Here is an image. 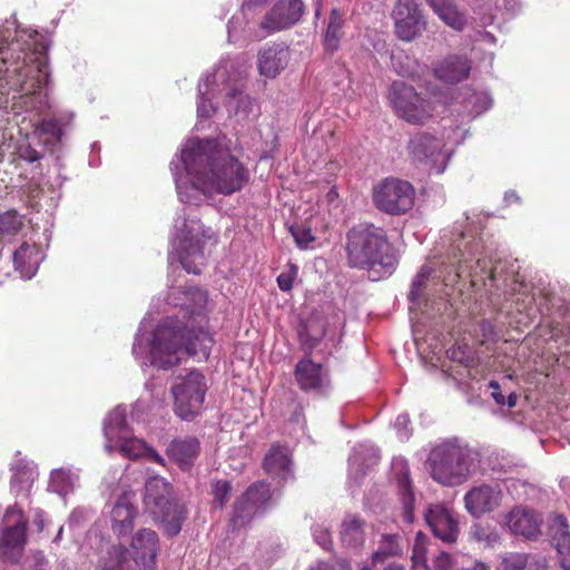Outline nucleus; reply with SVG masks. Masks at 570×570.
Instances as JSON below:
<instances>
[{
	"label": "nucleus",
	"instance_id": "nucleus-1",
	"mask_svg": "<svg viewBox=\"0 0 570 570\" xmlns=\"http://www.w3.org/2000/svg\"><path fill=\"white\" fill-rule=\"evenodd\" d=\"M207 293L198 287L171 286L166 304L179 308L183 321L167 317L154 325L153 311L142 318L135 335L131 353L141 366L169 368L185 356L206 361L213 346V337L206 330Z\"/></svg>",
	"mask_w": 570,
	"mask_h": 570
},
{
	"label": "nucleus",
	"instance_id": "nucleus-2",
	"mask_svg": "<svg viewBox=\"0 0 570 570\" xmlns=\"http://www.w3.org/2000/svg\"><path fill=\"white\" fill-rule=\"evenodd\" d=\"M466 217V226H458L451 233L446 252V258L442 261L445 269H450L448 277L443 276V271H436V263H430L421 267L414 277L411 291L409 293L410 311L420 308L423 289L432 274L434 278L444 279L445 284L454 282L456 278H469L471 287L481 295L489 297L501 295L517 296L518 309L528 308L532 302L529 294V286L521 279L513 265L510 271L507 269V263H492L483 252L479 249L480 243L476 240L478 229L472 227Z\"/></svg>",
	"mask_w": 570,
	"mask_h": 570
},
{
	"label": "nucleus",
	"instance_id": "nucleus-3",
	"mask_svg": "<svg viewBox=\"0 0 570 570\" xmlns=\"http://www.w3.org/2000/svg\"><path fill=\"white\" fill-rule=\"evenodd\" d=\"M43 37L14 17L0 24V105L14 114L45 115L50 108Z\"/></svg>",
	"mask_w": 570,
	"mask_h": 570
},
{
	"label": "nucleus",
	"instance_id": "nucleus-4",
	"mask_svg": "<svg viewBox=\"0 0 570 570\" xmlns=\"http://www.w3.org/2000/svg\"><path fill=\"white\" fill-rule=\"evenodd\" d=\"M179 200L199 206L214 195H232L249 179L247 168L216 139H187L170 163Z\"/></svg>",
	"mask_w": 570,
	"mask_h": 570
},
{
	"label": "nucleus",
	"instance_id": "nucleus-5",
	"mask_svg": "<svg viewBox=\"0 0 570 570\" xmlns=\"http://www.w3.org/2000/svg\"><path fill=\"white\" fill-rule=\"evenodd\" d=\"M246 70L236 59H222L212 73H207L198 83L197 118L209 119L217 110L219 101L224 104L229 116L238 120L255 117L256 106L244 92Z\"/></svg>",
	"mask_w": 570,
	"mask_h": 570
},
{
	"label": "nucleus",
	"instance_id": "nucleus-6",
	"mask_svg": "<svg viewBox=\"0 0 570 570\" xmlns=\"http://www.w3.org/2000/svg\"><path fill=\"white\" fill-rule=\"evenodd\" d=\"M170 242L169 264L177 261L187 273L199 274L206 263V247L215 245L217 236L195 214L183 208L176 214Z\"/></svg>",
	"mask_w": 570,
	"mask_h": 570
},
{
	"label": "nucleus",
	"instance_id": "nucleus-7",
	"mask_svg": "<svg viewBox=\"0 0 570 570\" xmlns=\"http://www.w3.org/2000/svg\"><path fill=\"white\" fill-rule=\"evenodd\" d=\"M347 263L353 268L371 271L381 267L391 275L397 265V256L386 232L373 224H358L346 234Z\"/></svg>",
	"mask_w": 570,
	"mask_h": 570
},
{
	"label": "nucleus",
	"instance_id": "nucleus-8",
	"mask_svg": "<svg viewBox=\"0 0 570 570\" xmlns=\"http://www.w3.org/2000/svg\"><path fill=\"white\" fill-rule=\"evenodd\" d=\"M476 461L478 452L459 438L440 441L428 456L432 479L445 487H456L468 481L476 468Z\"/></svg>",
	"mask_w": 570,
	"mask_h": 570
},
{
	"label": "nucleus",
	"instance_id": "nucleus-9",
	"mask_svg": "<svg viewBox=\"0 0 570 570\" xmlns=\"http://www.w3.org/2000/svg\"><path fill=\"white\" fill-rule=\"evenodd\" d=\"M160 539L156 531L142 528L136 531L128 547H111L101 558V570H156Z\"/></svg>",
	"mask_w": 570,
	"mask_h": 570
},
{
	"label": "nucleus",
	"instance_id": "nucleus-10",
	"mask_svg": "<svg viewBox=\"0 0 570 570\" xmlns=\"http://www.w3.org/2000/svg\"><path fill=\"white\" fill-rule=\"evenodd\" d=\"M426 90L429 99L404 81H394L390 87L389 100L400 118L412 125H423L433 116L436 102L454 105L452 97L436 86H428Z\"/></svg>",
	"mask_w": 570,
	"mask_h": 570
},
{
	"label": "nucleus",
	"instance_id": "nucleus-11",
	"mask_svg": "<svg viewBox=\"0 0 570 570\" xmlns=\"http://www.w3.org/2000/svg\"><path fill=\"white\" fill-rule=\"evenodd\" d=\"M102 432L106 452L111 453L118 450L124 456L131 460L147 456L158 464H164L163 456L149 448L142 439L132 435L127 423L125 406L118 405L107 414Z\"/></svg>",
	"mask_w": 570,
	"mask_h": 570
},
{
	"label": "nucleus",
	"instance_id": "nucleus-12",
	"mask_svg": "<svg viewBox=\"0 0 570 570\" xmlns=\"http://www.w3.org/2000/svg\"><path fill=\"white\" fill-rule=\"evenodd\" d=\"M170 484L160 476L146 482L144 504L153 518L164 525L167 534L176 535L181 529L186 513L183 505L170 499Z\"/></svg>",
	"mask_w": 570,
	"mask_h": 570
},
{
	"label": "nucleus",
	"instance_id": "nucleus-13",
	"mask_svg": "<svg viewBox=\"0 0 570 570\" xmlns=\"http://www.w3.org/2000/svg\"><path fill=\"white\" fill-rule=\"evenodd\" d=\"M207 383L198 371L176 377L171 385L175 413L183 420H193L202 410Z\"/></svg>",
	"mask_w": 570,
	"mask_h": 570
},
{
	"label": "nucleus",
	"instance_id": "nucleus-14",
	"mask_svg": "<svg viewBox=\"0 0 570 570\" xmlns=\"http://www.w3.org/2000/svg\"><path fill=\"white\" fill-rule=\"evenodd\" d=\"M413 186L401 179L386 178L374 186L373 203L375 207L390 215H401L414 205Z\"/></svg>",
	"mask_w": 570,
	"mask_h": 570
},
{
	"label": "nucleus",
	"instance_id": "nucleus-15",
	"mask_svg": "<svg viewBox=\"0 0 570 570\" xmlns=\"http://www.w3.org/2000/svg\"><path fill=\"white\" fill-rule=\"evenodd\" d=\"M4 528L0 539V557L17 562L27 541V520L17 507H9L3 517Z\"/></svg>",
	"mask_w": 570,
	"mask_h": 570
},
{
	"label": "nucleus",
	"instance_id": "nucleus-16",
	"mask_svg": "<svg viewBox=\"0 0 570 570\" xmlns=\"http://www.w3.org/2000/svg\"><path fill=\"white\" fill-rule=\"evenodd\" d=\"M278 497L265 482L254 483L235 502L232 522L235 528L244 525L253 517L263 513Z\"/></svg>",
	"mask_w": 570,
	"mask_h": 570
},
{
	"label": "nucleus",
	"instance_id": "nucleus-17",
	"mask_svg": "<svg viewBox=\"0 0 570 570\" xmlns=\"http://www.w3.org/2000/svg\"><path fill=\"white\" fill-rule=\"evenodd\" d=\"M407 150L414 161L424 164L436 174L445 170L450 158L442 141L426 132L414 135L409 141Z\"/></svg>",
	"mask_w": 570,
	"mask_h": 570
},
{
	"label": "nucleus",
	"instance_id": "nucleus-18",
	"mask_svg": "<svg viewBox=\"0 0 570 570\" xmlns=\"http://www.w3.org/2000/svg\"><path fill=\"white\" fill-rule=\"evenodd\" d=\"M392 18L395 33L403 41H412L425 30L426 20L415 0H397Z\"/></svg>",
	"mask_w": 570,
	"mask_h": 570
},
{
	"label": "nucleus",
	"instance_id": "nucleus-19",
	"mask_svg": "<svg viewBox=\"0 0 570 570\" xmlns=\"http://www.w3.org/2000/svg\"><path fill=\"white\" fill-rule=\"evenodd\" d=\"M305 7L302 0H276L259 23V29L273 33L291 28L299 21Z\"/></svg>",
	"mask_w": 570,
	"mask_h": 570
},
{
	"label": "nucleus",
	"instance_id": "nucleus-20",
	"mask_svg": "<svg viewBox=\"0 0 570 570\" xmlns=\"http://www.w3.org/2000/svg\"><path fill=\"white\" fill-rule=\"evenodd\" d=\"M391 481L397 489L402 505V518L405 523L414 521L415 495L410 478L409 463L404 458H394L391 464Z\"/></svg>",
	"mask_w": 570,
	"mask_h": 570
},
{
	"label": "nucleus",
	"instance_id": "nucleus-21",
	"mask_svg": "<svg viewBox=\"0 0 570 570\" xmlns=\"http://www.w3.org/2000/svg\"><path fill=\"white\" fill-rule=\"evenodd\" d=\"M502 500V491L499 485L480 484L470 489L464 495V507L474 518L495 510Z\"/></svg>",
	"mask_w": 570,
	"mask_h": 570
},
{
	"label": "nucleus",
	"instance_id": "nucleus-22",
	"mask_svg": "<svg viewBox=\"0 0 570 570\" xmlns=\"http://www.w3.org/2000/svg\"><path fill=\"white\" fill-rule=\"evenodd\" d=\"M424 519L436 538L446 543L456 541L458 519L449 508L443 504H432L424 512Z\"/></svg>",
	"mask_w": 570,
	"mask_h": 570
},
{
	"label": "nucleus",
	"instance_id": "nucleus-23",
	"mask_svg": "<svg viewBox=\"0 0 570 570\" xmlns=\"http://www.w3.org/2000/svg\"><path fill=\"white\" fill-rule=\"evenodd\" d=\"M289 60V48L284 43H274L259 50L257 56V69L261 76L274 79L286 69Z\"/></svg>",
	"mask_w": 570,
	"mask_h": 570
},
{
	"label": "nucleus",
	"instance_id": "nucleus-24",
	"mask_svg": "<svg viewBox=\"0 0 570 570\" xmlns=\"http://www.w3.org/2000/svg\"><path fill=\"white\" fill-rule=\"evenodd\" d=\"M135 493L124 492L114 503L110 511V524L115 534L118 537L130 533L134 529V522L138 514L135 505Z\"/></svg>",
	"mask_w": 570,
	"mask_h": 570
},
{
	"label": "nucleus",
	"instance_id": "nucleus-25",
	"mask_svg": "<svg viewBox=\"0 0 570 570\" xmlns=\"http://www.w3.org/2000/svg\"><path fill=\"white\" fill-rule=\"evenodd\" d=\"M471 71V61L463 55H449L433 65L434 77L448 85L465 80Z\"/></svg>",
	"mask_w": 570,
	"mask_h": 570
},
{
	"label": "nucleus",
	"instance_id": "nucleus-26",
	"mask_svg": "<svg viewBox=\"0 0 570 570\" xmlns=\"http://www.w3.org/2000/svg\"><path fill=\"white\" fill-rule=\"evenodd\" d=\"M295 379L299 387L304 391L325 392L330 386L328 374L324 367L311 361L301 360L295 368Z\"/></svg>",
	"mask_w": 570,
	"mask_h": 570
},
{
	"label": "nucleus",
	"instance_id": "nucleus-27",
	"mask_svg": "<svg viewBox=\"0 0 570 570\" xmlns=\"http://www.w3.org/2000/svg\"><path fill=\"white\" fill-rule=\"evenodd\" d=\"M379 450L371 443H360L348 459V479L358 484L367 471L379 462Z\"/></svg>",
	"mask_w": 570,
	"mask_h": 570
},
{
	"label": "nucleus",
	"instance_id": "nucleus-28",
	"mask_svg": "<svg viewBox=\"0 0 570 570\" xmlns=\"http://www.w3.org/2000/svg\"><path fill=\"white\" fill-rule=\"evenodd\" d=\"M45 256L36 244L22 243L13 253L12 262L21 278H32Z\"/></svg>",
	"mask_w": 570,
	"mask_h": 570
},
{
	"label": "nucleus",
	"instance_id": "nucleus-29",
	"mask_svg": "<svg viewBox=\"0 0 570 570\" xmlns=\"http://www.w3.org/2000/svg\"><path fill=\"white\" fill-rule=\"evenodd\" d=\"M436 17L449 28L461 32L468 26V12L454 0H428Z\"/></svg>",
	"mask_w": 570,
	"mask_h": 570
},
{
	"label": "nucleus",
	"instance_id": "nucleus-30",
	"mask_svg": "<svg viewBox=\"0 0 570 570\" xmlns=\"http://www.w3.org/2000/svg\"><path fill=\"white\" fill-rule=\"evenodd\" d=\"M199 442L194 436L175 439L167 448L168 458L175 462L180 469H189L199 453Z\"/></svg>",
	"mask_w": 570,
	"mask_h": 570
},
{
	"label": "nucleus",
	"instance_id": "nucleus-31",
	"mask_svg": "<svg viewBox=\"0 0 570 570\" xmlns=\"http://www.w3.org/2000/svg\"><path fill=\"white\" fill-rule=\"evenodd\" d=\"M507 525L514 534L535 538L540 533V520L530 510L515 508L507 515Z\"/></svg>",
	"mask_w": 570,
	"mask_h": 570
},
{
	"label": "nucleus",
	"instance_id": "nucleus-32",
	"mask_svg": "<svg viewBox=\"0 0 570 570\" xmlns=\"http://www.w3.org/2000/svg\"><path fill=\"white\" fill-rule=\"evenodd\" d=\"M264 469L267 474L282 481L288 480L292 474V459L287 448L272 446L264 459Z\"/></svg>",
	"mask_w": 570,
	"mask_h": 570
},
{
	"label": "nucleus",
	"instance_id": "nucleus-33",
	"mask_svg": "<svg viewBox=\"0 0 570 570\" xmlns=\"http://www.w3.org/2000/svg\"><path fill=\"white\" fill-rule=\"evenodd\" d=\"M455 99L461 105V109L455 110L462 112L468 118H474L492 106V98L489 92L474 91L470 88H465Z\"/></svg>",
	"mask_w": 570,
	"mask_h": 570
},
{
	"label": "nucleus",
	"instance_id": "nucleus-34",
	"mask_svg": "<svg viewBox=\"0 0 570 570\" xmlns=\"http://www.w3.org/2000/svg\"><path fill=\"white\" fill-rule=\"evenodd\" d=\"M79 482V474L71 468H59L51 471L49 490L61 498L72 493Z\"/></svg>",
	"mask_w": 570,
	"mask_h": 570
},
{
	"label": "nucleus",
	"instance_id": "nucleus-35",
	"mask_svg": "<svg viewBox=\"0 0 570 570\" xmlns=\"http://www.w3.org/2000/svg\"><path fill=\"white\" fill-rule=\"evenodd\" d=\"M364 522L355 515H347L342 522L341 539L347 547H358L364 543Z\"/></svg>",
	"mask_w": 570,
	"mask_h": 570
},
{
	"label": "nucleus",
	"instance_id": "nucleus-36",
	"mask_svg": "<svg viewBox=\"0 0 570 570\" xmlns=\"http://www.w3.org/2000/svg\"><path fill=\"white\" fill-rule=\"evenodd\" d=\"M403 551V540L399 533L382 534L372 557L373 562H383L387 558L401 556Z\"/></svg>",
	"mask_w": 570,
	"mask_h": 570
},
{
	"label": "nucleus",
	"instance_id": "nucleus-37",
	"mask_svg": "<svg viewBox=\"0 0 570 570\" xmlns=\"http://www.w3.org/2000/svg\"><path fill=\"white\" fill-rule=\"evenodd\" d=\"M343 13L338 9H333L324 36V47L326 51L334 52L340 48L343 36Z\"/></svg>",
	"mask_w": 570,
	"mask_h": 570
},
{
	"label": "nucleus",
	"instance_id": "nucleus-38",
	"mask_svg": "<svg viewBox=\"0 0 570 570\" xmlns=\"http://www.w3.org/2000/svg\"><path fill=\"white\" fill-rule=\"evenodd\" d=\"M37 473L32 468L17 469L11 479V491L17 495L27 497L33 485Z\"/></svg>",
	"mask_w": 570,
	"mask_h": 570
},
{
	"label": "nucleus",
	"instance_id": "nucleus-39",
	"mask_svg": "<svg viewBox=\"0 0 570 570\" xmlns=\"http://www.w3.org/2000/svg\"><path fill=\"white\" fill-rule=\"evenodd\" d=\"M23 227V217L17 210H7L0 214V234L14 236Z\"/></svg>",
	"mask_w": 570,
	"mask_h": 570
},
{
	"label": "nucleus",
	"instance_id": "nucleus-40",
	"mask_svg": "<svg viewBox=\"0 0 570 570\" xmlns=\"http://www.w3.org/2000/svg\"><path fill=\"white\" fill-rule=\"evenodd\" d=\"M392 66L394 70L402 77L414 78L419 67L417 61L404 52H395L392 55Z\"/></svg>",
	"mask_w": 570,
	"mask_h": 570
},
{
	"label": "nucleus",
	"instance_id": "nucleus-41",
	"mask_svg": "<svg viewBox=\"0 0 570 570\" xmlns=\"http://www.w3.org/2000/svg\"><path fill=\"white\" fill-rule=\"evenodd\" d=\"M428 546L429 537L422 531L416 532L411 557L414 568L423 567L428 569Z\"/></svg>",
	"mask_w": 570,
	"mask_h": 570
},
{
	"label": "nucleus",
	"instance_id": "nucleus-42",
	"mask_svg": "<svg viewBox=\"0 0 570 570\" xmlns=\"http://www.w3.org/2000/svg\"><path fill=\"white\" fill-rule=\"evenodd\" d=\"M549 531L556 546L562 541H570L569 525L567 523V519L563 515L556 514L551 518L549 523Z\"/></svg>",
	"mask_w": 570,
	"mask_h": 570
},
{
	"label": "nucleus",
	"instance_id": "nucleus-43",
	"mask_svg": "<svg viewBox=\"0 0 570 570\" xmlns=\"http://www.w3.org/2000/svg\"><path fill=\"white\" fill-rule=\"evenodd\" d=\"M36 131L40 135H49L55 140H60L63 135V129L59 124V120L52 119H42L35 125Z\"/></svg>",
	"mask_w": 570,
	"mask_h": 570
},
{
	"label": "nucleus",
	"instance_id": "nucleus-44",
	"mask_svg": "<svg viewBox=\"0 0 570 570\" xmlns=\"http://www.w3.org/2000/svg\"><path fill=\"white\" fill-rule=\"evenodd\" d=\"M470 535L472 539L485 542L488 546H494L499 541V534L495 530L490 529L488 527H483L481 524H473L470 530Z\"/></svg>",
	"mask_w": 570,
	"mask_h": 570
},
{
	"label": "nucleus",
	"instance_id": "nucleus-45",
	"mask_svg": "<svg viewBox=\"0 0 570 570\" xmlns=\"http://www.w3.org/2000/svg\"><path fill=\"white\" fill-rule=\"evenodd\" d=\"M463 554L440 553L434 561L435 570H461Z\"/></svg>",
	"mask_w": 570,
	"mask_h": 570
},
{
	"label": "nucleus",
	"instance_id": "nucleus-46",
	"mask_svg": "<svg viewBox=\"0 0 570 570\" xmlns=\"http://www.w3.org/2000/svg\"><path fill=\"white\" fill-rule=\"evenodd\" d=\"M292 236L297 246L302 249L308 248L309 244L315 240V237L309 227L297 225L289 228Z\"/></svg>",
	"mask_w": 570,
	"mask_h": 570
},
{
	"label": "nucleus",
	"instance_id": "nucleus-47",
	"mask_svg": "<svg viewBox=\"0 0 570 570\" xmlns=\"http://www.w3.org/2000/svg\"><path fill=\"white\" fill-rule=\"evenodd\" d=\"M489 387L491 390V396L499 405H507L508 407H513L517 404L518 396L514 392H510L509 395L502 393L500 384L495 381H490Z\"/></svg>",
	"mask_w": 570,
	"mask_h": 570
},
{
	"label": "nucleus",
	"instance_id": "nucleus-48",
	"mask_svg": "<svg viewBox=\"0 0 570 570\" xmlns=\"http://www.w3.org/2000/svg\"><path fill=\"white\" fill-rule=\"evenodd\" d=\"M232 487L228 481H217L213 485L214 504L218 508H223L228 500Z\"/></svg>",
	"mask_w": 570,
	"mask_h": 570
},
{
	"label": "nucleus",
	"instance_id": "nucleus-49",
	"mask_svg": "<svg viewBox=\"0 0 570 570\" xmlns=\"http://www.w3.org/2000/svg\"><path fill=\"white\" fill-rule=\"evenodd\" d=\"M502 566L507 570H521L527 566V557L521 553H509L503 558Z\"/></svg>",
	"mask_w": 570,
	"mask_h": 570
},
{
	"label": "nucleus",
	"instance_id": "nucleus-50",
	"mask_svg": "<svg viewBox=\"0 0 570 570\" xmlns=\"http://www.w3.org/2000/svg\"><path fill=\"white\" fill-rule=\"evenodd\" d=\"M410 425V417L407 414H400L395 422H394V429L396 430L397 436L400 440L404 441L407 440L411 435V429Z\"/></svg>",
	"mask_w": 570,
	"mask_h": 570
},
{
	"label": "nucleus",
	"instance_id": "nucleus-51",
	"mask_svg": "<svg viewBox=\"0 0 570 570\" xmlns=\"http://www.w3.org/2000/svg\"><path fill=\"white\" fill-rule=\"evenodd\" d=\"M324 335V330L320 328L318 331L314 332L312 330V323L305 324L299 330V336L303 341L309 342L311 347H313L316 342H318L322 336Z\"/></svg>",
	"mask_w": 570,
	"mask_h": 570
},
{
	"label": "nucleus",
	"instance_id": "nucleus-52",
	"mask_svg": "<svg viewBox=\"0 0 570 570\" xmlns=\"http://www.w3.org/2000/svg\"><path fill=\"white\" fill-rule=\"evenodd\" d=\"M296 275L297 268L294 265H291L288 272H283L277 276L278 287L284 292L292 289L293 281Z\"/></svg>",
	"mask_w": 570,
	"mask_h": 570
},
{
	"label": "nucleus",
	"instance_id": "nucleus-53",
	"mask_svg": "<svg viewBox=\"0 0 570 570\" xmlns=\"http://www.w3.org/2000/svg\"><path fill=\"white\" fill-rule=\"evenodd\" d=\"M312 533L315 542L321 546L323 549H330L331 547V537L328 530L323 525L316 524L312 528Z\"/></svg>",
	"mask_w": 570,
	"mask_h": 570
},
{
	"label": "nucleus",
	"instance_id": "nucleus-54",
	"mask_svg": "<svg viewBox=\"0 0 570 570\" xmlns=\"http://www.w3.org/2000/svg\"><path fill=\"white\" fill-rule=\"evenodd\" d=\"M560 567L563 570H570V541H562L556 546Z\"/></svg>",
	"mask_w": 570,
	"mask_h": 570
},
{
	"label": "nucleus",
	"instance_id": "nucleus-55",
	"mask_svg": "<svg viewBox=\"0 0 570 570\" xmlns=\"http://www.w3.org/2000/svg\"><path fill=\"white\" fill-rule=\"evenodd\" d=\"M309 570H351V568L345 562H320Z\"/></svg>",
	"mask_w": 570,
	"mask_h": 570
},
{
	"label": "nucleus",
	"instance_id": "nucleus-56",
	"mask_svg": "<svg viewBox=\"0 0 570 570\" xmlns=\"http://www.w3.org/2000/svg\"><path fill=\"white\" fill-rule=\"evenodd\" d=\"M461 570H490V568L484 562L472 560L463 556Z\"/></svg>",
	"mask_w": 570,
	"mask_h": 570
},
{
	"label": "nucleus",
	"instance_id": "nucleus-57",
	"mask_svg": "<svg viewBox=\"0 0 570 570\" xmlns=\"http://www.w3.org/2000/svg\"><path fill=\"white\" fill-rule=\"evenodd\" d=\"M46 521H47L46 515L41 510H39V509L33 510L32 523L37 527V530L39 532L43 531Z\"/></svg>",
	"mask_w": 570,
	"mask_h": 570
},
{
	"label": "nucleus",
	"instance_id": "nucleus-58",
	"mask_svg": "<svg viewBox=\"0 0 570 570\" xmlns=\"http://www.w3.org/2000/svg\"><path fill=\"white\" fill-rule=\"evenodd\" d=\"M73 112L71 111H63L58 118H55L56 120H59V124L61 125V128L68 126L73 120Z\"/></svg>",
	"mask_w": 570,
	"mask_h": 570
},
{
	"label": "nucleus",
	"instance_id": "nucleus-59",
	"mask_svg": "<svg viewBox=\"0 0 570 570\" xmlns=\"http://www.w3.org/2000/svg\"><path fill=\"white\" fill-rule=\"evenodd\" d=\"M146 389L147 390H150L151 391V396L153 397H156L157 400H161L165 395V391L164 389H159V390H155V386H154V383L153 382H147L146 383Z\"/></svg>",
	"mask_w": 570,
	"mask_h": 570
},
{
	"label": "nucleus",
	"instance_id": "nucleus-60",
	"mask_svg": "<svg viewBox=\"0 0 570 570\" xmlns=\"http://www.w3.org/2000/svg\"><path fill=\"white\" fill-rule=\"evenodd\" d=\"M326 200L330 205H334L338 200V193L336 187H332L326 194Z\"/></svg>",
	"mask_w": 570,
	"mask_h": 570
},
{
	"label": "nucleus",
	"instance_id": "nucleus-61",
	"mask_svg": "<svg viewBox=\"0 0 570 570\" xmlns=\"http://www.w3.org/2000/svg\"><path fill=\"white\" fill-rule=\"evenodd\" d=\"M520 197L514 191H507L504 195V202L510 205L512 203H519Z\"/></svg>",
	"mask_w": 570,
	"mask_h": 570
},
{
	"label": "nucleus",
	"instance_id": "nucleus-62",
	"mask_svg": "<svg viewBox=\"0 0 570 570\" xmlns=\"http://www.w3.org/2000/svg\"><path fill=\"white\" fill-rule=\"evenodd\" d=\"M36 561H37V568L35 570H46V568H45L46 559H45L43 554L38 553L36 556Z\"/></svg>",
	"mask_w": 570,
	"mask_h": 570
},
{
	"label": "nucleus",
	"instance_id": "nucleus-63",
	"mask_svg": "<svg viewBox=\"0 0 570 570\" xmlns=\"http://www.w3.org/2000/svg\"><path fill=\"white\" fill-rule=\"evenodd\" d=\"M481 38L483 41L488 42V43H494L495 42V38L492 33L490 32H484L481 35Z\"/></svg>",
	"mask_w": 570,
	"mask_h": 570
},
{
	"label": "nucleus",
	"instance_id": "nucleus-64",
	"mask_svg": "<svg viewBox=\"0 0 570 570\" xmlns=\"http://www.w3.org/2000/svg\"><path fill=\"white\" fill-rule=\"evenodd\" d=\"M384 570H404V568L401 564L391 563Z\"/></svg>",
	"mask_w": 570,
	"mask_h": 570
}]
</instances>
